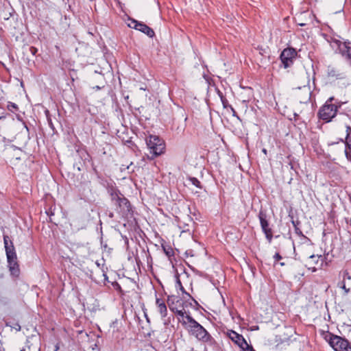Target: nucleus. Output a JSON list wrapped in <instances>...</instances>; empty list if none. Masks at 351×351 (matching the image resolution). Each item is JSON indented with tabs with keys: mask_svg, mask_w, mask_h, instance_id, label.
I'll return each instance as SVG.
<instances>
[{
	"mask_svg": "<svg viewBox=\"0 0 351 351\" xmlns=\"http://www.w3.org/2000/svg\"><path fill=\"white\" fill-rule=\"evenodd\" d=\"M345 144L346 148L351 149V136L346 137Z\"/></svg>",
	"mask_w": 351,
	"mask_h": 351,
	"instance_id": "obj_22",
	"label": "nucleus"
},
{
	"mask_svg": "<svg viewBox=\"0 0 351 351\" xmlns=\"http://www.w3.org/2000/svg\"><path fill=\"white\" fill-rule=\"evenodd\" d=\"M128 26L130 28L135 29L136 30H138V31L144 33L145 34L148 36L149 38H153L155 35V33L152 28H150L146 24H145L142 22H139L135 19H129Z\"/></svg>",
	"mask_w": 351,
	"mask_h": 351,
	"instance_id": "obj_6",
	"label": "nucleus"
},
{
	"mask_svg": "<svg viewBox=\"0 0 351 351\" xmlns=\"http://www.w3.org/2000/svg\"><path fill=\"white\" fill-rule=\"evenodd\" d=\"M179 227L180 228H182V232H189L190 230L189 228V225L188 224H184L183 226L181 225V223L179 224Z\"/></svg>",
	"mask_w": 351,
	"mask_h": 351,
	"instance_id": "obj_26",
	"label": "nucleus"
},
{
	"mask_svg": "<svg viewBox=\"0 0 351 351\" xmlns=\"http://www.w3.org/2000/svg\"><path fill=\"white\" fill-rule=\"evenodd\" d=\"M244 351H255L252 346L248 345L247 343V346H243V348H242Z\"/></svg>",
	"mask_w": 351,
	"mask_h": 351,
	"instance_id": "obj_29",
	"label": "nucleus"
},
{
	"mask_svg": "<svg viewBox=\"0 0 351 351\" xmlns=\"http://www.w3.org/2000/svg\"><path fill=\"white\" fill-rule=\"evenodd\" d=\"M5 116H0V120H3L5 119Z\"/></svg>",
	"mask_w": 351,
	"mask_h": 351,
	"instance_id": "obj_39",
	"label": "nucleus"
},
{
	"mask_svg": "<svg viewBox=\"0 0 351 351\" xmlns=\"http://www.w3.org/2000/svg\"><path fill=\"white\" fill-rule=\"evenodd\" d=\"M343 103L341 102V101H339L337 99L335 100V102H334L333 105L332 106H335L337 108V112L338 111V109L339 108H341V106H342Z\"/></svg>",
	"mask_w": 351,
	"mask_h": 351,
	"instance_id": "obj_24",
	"label": "nucleus"
},
{
	"mask_svg": "<svg viewBox=\"0 0 351 351\" xmlns=\"http://www.w3.org/2000/svg\"><path fill=\"white\" fill-rule=\"evenodd\" d=\"M345 155H346V158L348 160H351V149L346 148L345 149Z\"/></svg>",
	"mask_w": 351,
	"mask_h": 351,
	"instance_id": "obj_23",
	"label": "nucleus"
},
{
	"mask_svg": "<svg viewBox=\"0 0 351 351\" xmlns=\"http://www.w3.org/2000/svg\"><path fill=\"white\" fill-rule=\"evenodd\" d=\"M262 152L265 154H267V149H263Z\"/></svg>",
	"mask_w": 351,
	"mask_h": 351,
	"instance_id": "obj_38",
	"label": "nucleus"
},
{
	"mask_svg": "<svg viewBox=\"0 0 351 351\" xmlns=\"http://www.w3.org/2000/svg\"><path fill=\"white\" fill-rule=\"evenodd\" d=\"M189 180L193 185L199 189L202 188L200 182L196 178H190Z\"/></svg>",
	"mask_w": 351,
	"mask_h": 351,
	"instance_id": "obj_20",
	"label": "nucleus"
},
{
	"mask_svg": "<svg viewBox=\"0 0 351 351\" xmlns=\"http://www.w3.org/2000/svg\"><path fill=\"white\" fill-rule=\"evenodd\" d=\"M21 351H25V348H22V349L21 350Z\"/></svg>",
	"mask_w": 351,
	"mask_h": 351,
	"instance_id": "obj_43",
	"label": "nucleus"
},
{
	"mask_svg": "<svg viewBox=\"0 0 351 351\" xmlns=\"http://www.w3.org/2000/svg\"><path fill=\"white\" fill-rule=\"evenodd\" d=\"M156 304L161 317L162 318L165 317L167 315V308L165 301L162 299L156 298Z\"/></svg>",
	"mask_w": 351,
	"mask_h": 351,
	"instance_id": "obj_15",
	"label": "nucleus"
},
{
	"mask_svg": "<svg viewBox=\"0 0 351 351\" xmlns=\"http://www.w3.org/2000/svg\"><path fill=\"white\" fill-rule=\"evenodd\" d=\"M173 299H176L174 295H171L168 297L167 299V303L169 305V307L171 311L175 313L177 315L181 317L182 318V321H186L185 316L187 315L186 314V312L184 311V304H182V309H179L177 306H173V302L172 301ZM180 322L181 320L179 319Z\"/></svg>",
	"mask_w": 351,
	"mask_h": 351,
	"instance_id": "obj_13",
	"label": "nucleus"
},
{
	"mask_svg": "<svg viewBox=\"0 0 351 351\" xmlns=\"http://www.w3.org/2000/svg\"><path fill=\"white\" fill-rule=\"evenodd\" d=\"M302 89V95L300 96V102L301 103H307L311 99V92L310 88L307 86H304L302 88H299Z\"/></svg>",
	"mask_w": 351,
	"mask_h": 351,
	"instance_id": "obj_16",
	"label": "nucleus"
},
{
	"mask_svg": "<svg viewBox=\"0 0 351 351\" xmlns=\"http://www.w3.org/2000/svg\"><path fill=\"white\" fill-rule=\"evenodd\" d=\"M7 108L10 111H11L12 112L17 111L19 109V108L16 104L10 102V101H9L8 103Z\"/></svg>",
	"mask_w": 351,
	"mask_h": 351,
	"instance_id": "obj_19",
	"label": "nucleus"
},
{
	"mask_svg": "<svg viewBox=\"0 0 351 351\" xmlns=\"http://www.w3.org/2000/svg\"><path fill=\"white\" fill-rule=\"evenodd\" d=\"M339 281L337 284V287L343 290L346 295L350 292V287H347L350 285L349 281L351 280V274L348 269H343L339 273Z\"/></svg>",
	"mask_w": 351,
	"mask_h": 351,
	"instance_id": "obj_8",
	"label": "nucleus"
},
{
	"mask_svg": "<svg viewBox=\"0 0 351 351\" xmlns=\"http://www.w3.org/2000/svg\"><path fill=\"white\" fill-rule=\"evenodd\" d=\"M274 258L275 260V263L278 261L279 260L282 259V256H280V254L279 253H276L274 256Z\"/></svg>",
	"mask_w": 351,
	"mask_h": 351,
	"instance_id": "obj_31",
	"label": "nucleus"
},
{
	"mask_svg": "<svg viewBox=\"0 0 351 351\" xmlns=\"http://www.w3.org/2000/svg\"><path fill=\"white\" fill-rule=\"evenodd\" d=\"M93 88L98 90H100L101 88V87H100L99 86H95Z\"/></svg>",
	"mask_w": 351,
	"mask_h": 351,
	"instance_id": "obj_36",
	"label": "nucleus"
},
{
	"mask_svg": "<svg viewBox=\"0 0 351 351\" xmlns=\"http://www.w3.org/2000/svg\"><path fill=\"white\" fill-rule=\"evenodd\" d=\"M298 25H300V26H304L306 24L303 23H298Z\"/></svg>",
	"mask_w": 351,
	"mask_h": 351,
	"instance_id": "obj_40",
	"label": "nucleus"
},
{
	"mask_svg": "<svg viewBox=\"0 0 351 351\" xmlns=\"http://www.w3.org/2000/svg\"><path fill=\"white\" fill-rule=\"evenodd\" d=\"M220 97H221V101H222V103H223V106L226 108V103L227 102V101H226V99H225L223 97V96H222V95H220Z\"/></svg>",
	"mask_w": 351,
	"mask_h": 351,
	"instance_id": "obj_34",
	"label": "nucleus"
},
{
	"mask_svg": "<svg viewBox=\"0 0 351 351\" xmlns=\"http://www.w3.org/2000/svg\"><path fill=\"white\" fill-rule=\"evenodd\" d=\"M59 349V346L58 345L56 346V350L55 351H58V350Z\"/></svg>",
	"mask_w": 351,
	"mask_h": 351,
	"instance_id": "obj_41",
	"label": "nucleus"
},
{
	"mask_svg": "<svg viewBox=\"0 0 351 351\" xmlns=\"http://www.w3.org/2000/svg\"><path fill=\"white\" fill-rule=\"evenodd\" d=\"M322 256H315V255H311L309 256V258L310 259H312V261H313L315 263H317V261L319 258H320Z\"/></svg>",
	"mask_w": 351,
	"mask_h": 351,
	"instance_id": "obj_30",
	"label": "nucleus"
},
{
	"mask_svg": "<svg viewBox=\"0 0 351 351\" xmlns=\"http://www.w3.org/2000/svg\"><path fill=\"white\" fill-rule=\"evenodd\" d=\"M7 263L10 276L14 278H19L21 270L17 256L7 258Z\"/></svg>",
	"mask_w": 351,
	"mask_h": 351,
	"instance_id": "obj_10",
	"label": "nucleus"
},
{
	"mask_svg": "<svg viewBox=\"0 0 351 351\" xmlns=\"http://www.w3.org/2000/svg\"><path fill=\"white\" fill-rule=\"evenodd\" d=\"M335 100H336V99H335V97H329V98L326 100V101L325 102V104H328V105H329V106H330V105H333V104H334V103H332V102H333V101H335Z\"/></svg>",
	"mask_w": 351,
	"mask_h": 351,
	"instance_id": "obj_27",
	"label": "nucleus"
},
{
	"mask_svg": "<svg viewBox=\"0 0 351 351\" xmlns=\"http://www.w3.org/2000/svg\"><path fill=\"white\" fill-rule=\"evenodd\" d=\"M291 223L294 227L295 234H298V236H303L302 230L298 227L300 222L298 220L295 221V220L292 219Z\"/></svg>",
	"mask_w": 351,
	"mask_h": 351,
	"instance_id": "obj_18",
	"label": "nucleus"
},
{
	"mask_svg": "<svg viewBox=\"0 0 351 351\" xmlns=\"http://www.w3.org/2000/svg\"><path fill=\"white\" fill-rule=\"evenodd\" d=\"M146 144L152 154V158L160 155L165 149L164 141L157 136L149 135L146 138Z\"/></svg>",
	"mask_w": 351,
	"mask_h": 351,
	"instance_id": "obj_4",
	"label": "nucleus"
},
{
	"mask_svg": "<svg viewBox=\"0 0 351 351\" xmlns=\"http://www.w3.org/2000/svg\"><path fill=\"white\" fill-rule=\"evenodd\" d=\"M176 284H177V286L179 288V289L182 292L183 294L186 295V296H188L190 299H191V300L195 304H198L197 302L193 298L191 297V295L188 293L184 288L183 287L182 283H181V281L179 279L178 277H177V279H176Z\"/></svg>",
	"mask_w": 351,
	"mask_h": 351,
	"instance_id": "obj_17",
	"label": "nucleus"
},
{
	"mask_svg": "<svg viewBox=\"0 0 351 351\" xmlns=\"http://www.w3.org/2000/svg\"><path fill=\"white\" fill-rule=\"evenodd\" d=\"M346 137H350L351 136V126L349 125H346Z\"/></svg>",
	"mask_w": 351,
	"mask_h": 351,
	"instance_id": "obj_28",
	"label": "nucleus"
},
{
	"mask_svg": "<svg viewBox=\"0 0 351 351\" xmlns=\"http://www.w3.org/2000/svg\"><path fill=\"white\" fill-rule=\"evenodd\" d=\"M335 44L337 46L336 51L341 53L343 56L351 60V44L347 43H342L339 40H336Z\"/></svg>",
	"mask_w": 351,
	"mask_h": 351,
	"instance_id": "obj_11",
	"label": "nucleus"
},
{
	"mask_svg": "<svg viewBox=\"0 0 351 351\" xmlns=\"http://www.w3.org/2000/svg\"><path fill=\"white\" fill-rule=\"evenodd\" d=\"M111 201L116 207L117 212L123 217L128 216L132 211L129 200L117 190H112Z\"/></svg>",
	"mask_w": 351,
	"mask_h": 351,
	"instance_id": "obj_2",
	"label": "nucleus"
},
{
	"mask_svg": "<svg viewBox=\"0 0 351 351\" xmlns=\"http://www.w3.org/2000/svg\"><path fill=\"white\" fill-rule=\"evenodd\" d=\"M325 339L335 351H351V346L346 339L328 332Z\"/></svg>",
	"mask_w": 351,
	"mask_h": 351,
	"instance_id": "obj_3",
	"label": "nucleus"
},
{
	"mask_svg": "<svg viewBox=\"0 0 351 351\" xmlns=\"http://www.w3.org/2000/svg\"><path fill=\"white\" fill-rule=\"evenodd\" d=\"M47 215H49L50 217L51 215H53V213L50 210L49 211L46 212Z\"/></svg>",
	"mask_w": 351,
	"mask_h": 351,
	"instance_id": "obj_35",
	"label": "nucleus"
},
{
	"mask_svg": "<svg viewBox=\"0 0 351 351\" xmlns=\"http://www.w3.org/2000/svg\"><path fill=\"white\" fill-rule=\"evenodd\" d=\"M16 330H21V326L19 324H16V327L14 328Z\"/></svg>",
	"mask_w": 351,
	"mask_h": 351,
	"instance_id": "obj_37",
	"label": "nucleus"
},
{
	"mask_svg": "<svg viewBox=\"0 0 351 351\" xmlns=\"http://www.w3.org/2000/svg\"><path fill=\"white\" fill-rule=\"evenodd\" d=\"M297 56V51L293 48L285 49L280 54V60L285 68L290 66L293 62V59Z\"/></svg>",
	"mask_w": 351,
	"mask_h": 351,
	"instance_id": "obj_9",
	"label": "nucleus"
},
{
	"mask_svg": "<svg viewBox=\"0 0 351 351\" xmlns=\"http://www.w3.org/2000/svg\"><path fill=\"white\" fill-rule=\"evenodd\" d=\"M337 114V108L335 106L324 104L318 111V117L326 123H329Z\"/></svg>",
	"mask_w": 351,
	"mask_h": 351,
	"instance_id": "obj_5",
	"label": "nucleus"
},
{
	"mask_svg": "<svg viewBox=\"0 0 351 351\" xmlns=\"http://www.w3.org/2000/svg\"><path fill=\"white\" fill-rule=\"evenodd\" d=\"M3 244L6 258L17 256L13 242L10 240L8 235H3Z\"/></svg>",
	"mask_w": 351,
	"mask_h": 351,
	"instance_id": "obj_12",
	"label": "nucleus"
},
{
	"mask_svg": "<svg viewBox=\"0 0 351 351\" xmlns=\"http://www.w3.org/2000/svg\"><path fill=\"white\" fill-rule=\"evenodd\" d=\"M280 265L281 266H284L285 264V263H284V262H281V263H280Z\"/></svg>",
	"mask_w": 351,
	"mask_h": 351,
	"instance_id": "obj_42",
	"label": "nucleus"
},
{
	"mask_svg": "<svg viewBox=\"0 0 351 351\" xmlns=\"http://www.w3.org/2000/svg\"><path fill=\"white\" fill-rule=\"evenodd\" d=\"M29 51L32 55H35L37 53L38 49L34 47H30Z\"/></svg>",
	"mask_w": 351,
	"mask_h": 351,
	"instance_id": "obj_32",
	"label": "nucleus"
},
{
	"mask_svg": "<svg viewBox=\"0 0 351 351\" xmlns=\"http://www.w3.org/2000/svg\"><path fill=\"white\" fill-rule=\"evenodd\" d=\"M228 337L241 349L247 346V341L244 337L234 330H229L227 332Z\"/></svg>",
	"mask_w": 351,
	"mask_h": 351,
	"instance_id": "obj_14",
	"label": "nucleus"
},
{
	"mask_svg": "<svg viewBox=\"0 0 351 351\" xmlns=\"http://www.w3.org/2000/svg\"><path fill=\"white\" fill-rule=\"evenodd\" d=\"M5 278V274L4 272L0 273V280ZM2 286V283L0 282V287Z\"/></svg>",
	"mask_w": 351,
	"mask_h": 351,
	"instance_id": "obj_33",
	"label": "nucleus"
},
{
	"mask_svg": "<svg viewBox=\"0 0 351 351\" xmlns=\"http://www.w3.org/2000/svg\"><path fill=\"white\" fill-rule=\"evenodd\" d=\"M258 219L262 230L264 232L267 240L270 243L273 238V232L272 230L269 226L267 213L265 211L261 210L258 213Z\"/></svg>",
	"mask_w": 351,
	"mask_h": 351,
	"instance_id": "obj_7",
	"label": "nucleus"
},
{
	"mask_svg": "<svg viewBox=\"0 0 351 351\" xmlns=\"http://www.w3.org/2000/svg\"><path fill=\"white\" fill-rule=\"evenodd\" d=\"M175 298H177V299H173L172 300V301L173 302V306H177L178 308V304H180L179 306H182L181 305V300L179 299L178 297L175 296Z\"/></svg>",
	"mask_w": 351,
	"mask_h": 351,
	"instance_id": "obj_25",
	"label": "nucleus"
},
{
	"mask_svg": "<svg viewBox=\"0 0 351 351\" xmlns=\"http://www.w3.org/2000/svg\"><path fill=\"white\" fill-rule=\"evenodd\" d=\"M186 321H180L189 332L199 341L212 344L215 341L208 332L190 315L185 316Z\"/></svg>",
	"mask_w": 351,
	"mask_h": 351,
	"instance_id": "obj_1",
	"label": "nucleus"
},
{
	"mask_svg": "<svg viewBox=\"0 0 351 351\" xmlns=\"http://www.w3.org/2000/svg\"><path fill=\"white\" fill-rule=\"evenodd\" d=\"M328 75L330 77H335L336 78H339L341 77V74L339 73H337V71L334 69H332L328 71Z\"/></svg>",
	"mask_w": 351,
	"mask_h": 351,
	"instance_id": "obj_21",
	"label": "nucleus"
}]
</instances>
